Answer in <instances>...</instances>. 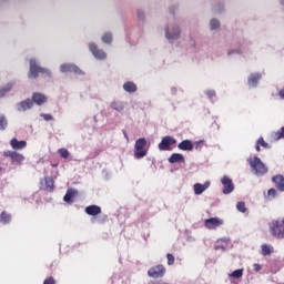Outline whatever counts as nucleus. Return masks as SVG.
Here are the masks:
<instances>
[{
    "mask_svg": "<svg viewBox=\"0 0 284 284\" xmlns=\"http://www.w3.org/2000/svg\"><path fill=\"white\" fill-rule=\"evenodd\" d=\"M204 224L209 230H215L223 224V220L219 217H211L205 220Z\"/></svg>",
    "mask_w": 284,
    "mask_h": 284,
    "instance_id": "nucleus-9",
    "label": "nucleus"
},
{
    "mask_svg": "<svg viewBox=\"0 0 284 284\" xmlns=\"http://www.w3.org/2000/svg\"><path fill=\"white\" fill-rule=\"evenodd\" d=\"M8 125V122L3 115L0 116V130H6V126Z\"/></svg>",
    "mask_w": 284,
    "mask_h": 284,
    "instance_id": "nucleus-33",
    "label": "nucleus"
},
{
    "mask_svg": "<svg viewBox=\"0 0 284 284\" xmlns=\"http://www.w3.org/2000/svg\"><path fill=\"white\" fill-rule=\"evenodd\" d=\"M283 138H284V128H282L277 132H275V141H278Z\"/></svg>",
    "mask_w": 284,
    "mask_h": 284,
    "instance_id": "nucleus-34",
    "label": "nucleus"
},
{
    "mask_svg": "<svg viewBox=\"0 0 284 284\" xmlns=\"http://www.w3.org/2000/svg\"><path fill=\"white\" fill-rule=\"evenodd\" d=\"M262 75L260 73H253L251 74V77L248 78V84L253 88H255L258 83V81L261 80Z\"/></svg>",
    "mask_w": 284,
    "mask_h": 284,
    "instance_id": "nucleus-19",
    "label": "nucleus"
},
{
    "mask_svg": "<svg viewBox=\"0 0 284 284\" xmlns=\"http://www.w3.org/2000/svg\"><path fill=\"white\" fill-rule=\"evenodd\" d=\"M170 163H184L185 159L182 154L180 153H174L171 155V158L169 159Z\"/></svg>",
    "mask_w": 284,
    "mask_h": 284,
    "instance_id": "nucleus-20",
    "label": "nucleus"
},
{
    "mask_svg": "<svg viewBox=\"0 0 284 284\" xmlns=\"http://www.w3.org/2000/svg\"><path fill=\"white\" fill-rule=\"evenodd\" d=\"M165 284H168V283H165Z\"/></svg>",
    "mask_w": 284,
    "mask_h": 284,
    "instance_id": "nucleus-51",
    "label": "nucleus"
},
{
    "mask_svg": "<svg viewBox=\"0 0 284 284\" xmlns=\"http://www.w3.org/2000/svg\"><path fill=\"white\" fill-rule=\"evenodd\" d=\"M123 89L129 93H134L138 90L136 85L133 82L124 83Z\"/></svg>",
    "mask_w": 284,
    "mask_h": 284,
    "instance_id": "nucleus-22",
    "label": "nucleus"
},
{
    "mask_svg": "<svg viewBox=\"0 0 284 284\" xmlns=\"http://www.w3.org/2000/svg\"><path fill=\"white\" fill-rule=\"evenodd\" d=\"M43 284H55V281L53 277H49L43 282Z\"/></svg>",
    "mask_w": 284,
    "mask_h": 284,
    "instance_id": "nucleus-42",
    "label": "nucleus"
},
{
    "mask_svg": "<svg viewBox=\"0 0 284 284\" xmlns=\"http://www.w3.org/2000/svg\"><path fill=\"white\" fill-rule=\"evenodd\" d=\"M273 183H275V187H277V190L284 192V176L283 175L273 176Z\"/></svg>",
    "mask_w": 284,
    "mask_h": 284,
    "instance_id": "nucleus-15",
    "label": "nucleus"
},
{
    "mask_svg": "<svg viewBox=\"0 0 284 284\" xmlns=\"http://www.w3.org/2000/svg\"><path fill=\"white\" fill-rule=\"evenodd\" d=\"M219 28H220V22L216 19H213L211 21V29L215 30V29H219Z\"/></svg>",
    "mask_w": 284,
    "mask_h": 284,
    "instance_id": "nucleus-36",
    "label": "nucleus"
},
{
    "mask_svg": "<svg viewBox=\"0 0 284 284\" xmlns=\"http://www.w3.org/2000/svg\"><path fill=\"white\" fill-rule=\"evenodd\" d=\"M254 270H255L256 272H258V271L262 270V266H261L260 264L255 263V264H254Z\"/></svg>",
    "mask_w": 284,
    "mask_h": 284,
    "instance_id": "nucleus-44",
    "label": "nucleus"
},
{
    "mask_svg": "<svg viewBox=\"0 0 284 284\" xmlns=\"http://www.w3.org/2000/svg\"><path fill=\"white\" fill-rule=\"evenodd\" d=\"M10 145L13 150H22L27 146L26 141H18L16 138L10 141Z\"/></svg>",
    "mask_w": 284,
    "mask_h": 284,
    "instance_id": "nucleus-16",
    "label": "nucleus"
},
{
    "mask_svg": "<svg viewBox=\"0 0 284 284\" xmlns=\"http://www.w3.org/2000/svg\"><path fill=\"white\" fill-rule=\"evenodd\" d=\"M102 42L103 43H106V44H110L112 42V34L111 33H105L103 37H102Z\"/></svg>",
    "mask_w": 284,
    "mask_h": 284,
    "instance_id": "nucleus-31",
    "label": "nucleus"
},
{
    "mask_svg": "<svg viewBox=\"0 0 284 284\" xmlns=\"http://www.w3.org/2000/svg\"><path fill=\"white\" fill-rule=\"evenodd\" d=\"M206 95L209 97L210 100L216 97V92L214 90H209L206 92Z\"/></svg>",
    "mask_w": 284,
    "mask_h": 284,
    "instance_id": "nucleus-38",
    "label": "nucleus"
},
{
    "mask_svg": "<svg viewBox=\"0 0 284 284\" xmlns=\"http://www.w3.org/2000/svg\"><path fill=\"white\" fill-rule=\"evenodd\" d=\"M261 146L264 148V149H270L271 148L270 144L266 143L263 138L257 139V144H256V151L257 152L261 151Z\"/></svg>",
    "mask_w": 284,
    "mask_h": 284,
    "instance_id": "nucleus-24",
    "label": "nucleus"
},
{
    "mask_svg": "<svg viewBox=\"0 0 284 284\" xmlns=\"http://www.w3.org/2000/svg\"><path fill=\"white\" fill-rule=\"evenodd\" d=\"M102 210L98 205H89L85 207V213L91 216H97L101 214Z\"/></svg>",
    "mask_w": 284,
    "mask_h": 284,
    "instance_id": "nucleus-13",
    "label": "nucleus"
},
{
    "mask_svg": "<svg viewBox=\"0 0 284 284\" xmlns=\"http://www.w3.org/2000/svg\"><path fill=\"white\" fill-rule=\"evenodd\" d=\"M146 145H148V142L144 138L139 139L135 142V152H134L135 159H142L148 154Z\"/></svg>",
    "mask_w": 284,
    "mask_h": 284,
    "instance_id": "nucleus-4",
    "label": "nucleus"
},
{
    "mask_svg": "<svg viewBox=\"0 0 284 284\" xmlns=\"http://www.w3.org/2000/svg\"><path fill=\"white\" fill-rule=\"evenodd\" d=\"M176 144V140L173 139L172 136H164L161 141V143L159 144V149L161 151H170L171 146Z\"/></svg>",
    "mask_w": 284,
    "mask_h": 284,
    "instance_id": "nucleus-6",
    "label": "nucleus"
},
{
    "mask_svg": "<svg viewBox=\"0 0 284 284\" xmlns=\"http://www.w3.org/2000/svg\"><path fill=\"white\" fill-rule=\"evenodd\" d=\"M138 16H139L140 19L143 18V14L140 11L138 12Z\"/></svg>",
    "mask_w": 284,
    "mask_h": 284,
    "instance_id": "nucleus-48",
    "label": "nucleus"
},
{
    "mask_svg": "<svg viewBox=\"0 0 284 284\" xmlns=\"http://www.w3.org/2000/svg\"><path fill=\"white\" fill-rule=\"evenodd\" d=\"M272 254V247L267 244L262 245V255L267 256Z\"/></svg>",
    "mask_w": 284,
    "mask_h": 284,
    "instance_id": "nucleus-29",
    "label": "nucleus"
},
{
    "mask_svg": "<svg viewBox=\"0 0 284 284\" xmlns=\"http://www.w3.org/2000/svg\"><path fill=\"white\" fill-rule=\"evenodd\" d=\"M166 257H168V264H169L170 266L173 265L174 262H175L174 255L169 253V254L166 255Z\"/></svg>",
    "mask_w": 284,
    "mask_h": 284,
    "instance_id": "nucleus-37",
    "label": "nucleus"
},
{
    "mask_svg": "<svg viewBox=\"0 0 284 284\" xmlns=\"http://www.w3.org/2000/svg\"><path fill=\"white\" fill-rule=\"evenodd\" d=\"M214 248H215L216 251H219V250L225 251V250H226V246H224L223 244H216V245L214 246Z\"/></svg>",
    "mask_w": 284,
    "mask_h": 284,
    "instance_id": "nucleus-41",
    "label": "nucleus"
},
{
    "mask_svg": "<svg viewBox=\"0 0 284 284\" xmlns=\"http://www.w3.org/2000/svg\"><path fill=\"white\" fill-rule=\"evenodd\" d=\"M153 284H155V283H153Z\"/></svg>",
    "mask_w": 284,
    "mask_h": 284,
    "instance_id": "nucleus-50",
    "label": "nucleus"
},
{
    "mask_svg": "<svg viewBox=\"0 0 284 284\" xmlns=\"http://www.w3.org/2000/svg\"><path fill=\"white\" fill-rule=\"evenodd\" d=\"M90 51L98 60H105L106 53L103 50L98 49V45L95 43L89 44Z\"/></svg>",
    "mask_w": 284,
    "mask_h": 284,
    "instance_id": "nucleus-8",
    "label": "nucleus"
},
{
    "mask_svg": "<svg viewBox=\"0 0 284 284\" xmlns=\"http://www.w3.org/2000/svg\"><path fill=\"white\" fill-rule=\"evenodd\" d=\"M180 29L178 27L173 28V32H170V29H166L165 36L169 40H178L180 38Z\"/></svg>",
    "mask_w": 284,
    "mask_h": 284,
    "instance_id": "nucleus-14",
    "label": "nucleus"
},
{
    "mask_svg": "<svg viewBox=\"0 0 284 284\" xmlns=\"http://www.w3.org/2000/svg\"><path fill=\"white\" fill-rule=\"evenodd\" d=\"M44 181H45V190L49 191V192H53V190H54L53 179L52 178H45Z\"/></svg>",
    "mask_w": 284,
    "mask_h": 284,
    "instance_id": "nucleus-23",
    "label": "nucleus"
},
{
    "mask_svg": "<svg viewBox=\"0 0 284 284\" xmlns=\"http://www.w3.org/2000/svg\"><path fill=\"white\" fill-rule=\"evenodd\" d=\"M248 163L252 166V169L256 172L257 175H264L267 173V168L262 162V160L257 156L248 159Z\"/></svg>",
    "mask_w": 284,
    "mask_h": 284,
    "instance_id": "nucleus-3",
    "label": "nucleus"
},
{
    "mask_svg": "<svg viewBox=\"0 0 284 284\" xmlns=\"http://www.w3.org/2000/svg\"><path fill=\"white\" fill-rule=\"evenodd\" d=\"M41 116L45 120V121H51L53 120V116L51 114H41Z\"/></svg>",
    "mask_w": 284,
    "mask_h": 284,
    "instance_id": "nucleus-40",
    "label": "nucleus"
},
{
    "mask_svg": "<svg viewBox=\"0 0 284 284\" xmlns=\"http://www.w3.org/2000/svg\"><path fill=\"white\" fill-rule=\"evenodd\" d=\"M280 98L284 99V89L280 90Z\"/></svg>",
    "mask_w": 284,
    "mask_h": 284,
    "instance_id": "nucleus-46",
    "label": "nucleus"
},
{
    "mask_svg": "<svg viewBox=\"0 0 284 284\" xmlns=\"http://www.w3.org/2000/svg\"><path fill=\"white\" fill-rule=\"evenodd\" d=\"M222 184L224 185V189H223V193L224 194H230L231 192H233L234 190V184L232 182V180L227 176H224L222 179Z\"/></svg>",
    "mask_w": 284,
    "mask_h": 284,
    "instance_id": "nucleus-10",
    "label": "nucleus"
},
{
    "mask_svg": "<svg viewBox=\"0 0 284 284\" xmlns=\"http://www.w3.org/2000/svg\"><path fill=\"white\" fill-rule=\"evenodd\" d=\"M268 230L273 237L284 240V219L273 220L268 223Z\"/></svg>",
    "mask_w": 284,
    "mask_h": 284,
    "instance_id": "nucleus-1",
    "label": "nucleus"
},
{
    "mask_svg": "<svg viewBox=\"0 0 284 284\" xmlns=\"http://www.w3.org/2000/svg\"><path fill=\"white\" fill-rule=\"evenodd\" d=\"M234 53H241V50H230L229 55L234 54Z\"/></svg>",
    "mask_w": 284,
    "mask_h": 284,
    "instance_id": "nucleus-45",
    "label": "nucleus"
},
{
    "mask_svg": "<svg viewBox=\"0 0 284 284\" xmlns=\"http://www.w3.org/2000/svg\"><path fill=\"white\" fill-rule=\"evenodd\" d=\"M61 72L63 73L72 72L75 74H82V71L77 65H73V64H62Z\"/></svg>",
    "mask_w": 284,
    "mask_h": 284,
    "instance_id": "nucleus-11",
    "label": "nucleus"
},
{
    "mask_svg": "<svg viewBox=\"0 0 284 284\" xmlns=\"http://www.w3.org/2000/svg\"><path fill=\"white\" fill-rule=\"evenodd\" d=\"M58 153L60 154V156H61L62 159H68L69 155H70L69 151H68L67 149H64V148L59 149V150H58Z\"/></svg>",
    "mask_w": 284,
    "mask_h": 284,
    "instance_id": "nucleus-30",
    "label": "nucleus"
},
{
    "mask_svg": "<svg viewBox=\"0 0 284 284\" xmlns=\"http://www.w3.org/2000/svg\"><path fill=\"white\" fill-rule=\"evenodd\" d=\"M3 156L10 158L13 163L21 164L24 160V156L22 154H19L14 151H7L3 152Z\"/></svg>",
    "mask_w": 284,
    "mask_h": 284,
    "instance_id": "nucleus-7",
    "label": "nucleus"
},
{
    "mask_svg": "<svg viewBox=\"0 0 284 284\" xmlns=\"http://www.w3.org/2000/svg\"><path fill=\"white\" fill-rule=\"evenodd\" d=\"M0 221L3 223V224H9L11 222V215L9 213H7L6 211H3L1 214H0Z\"/></svg>",
    "mask_w": 284,
    "mask_h": 284,
    "instance_id": "nucleus-25",
    "label": "nucleus"
},
{
    "mask_svg": "<svg viewBox=\"0 0 284 284\" xmlns=\"http://www.w3.org/2000/svg\"><path fill=\"white\" fill-rule=\"evenodd\" d=\"M31 101L37 105H42L48 101V98L42 93L36 92L33 93Z\"/></svg>",
    "mask_w": 284,
    "mask_h": 284,
    "instance_id": "nucleus-12",
    "label": "nucleus"
},
{
    "mask_svg": "<svg viewBox=\"0 0 284 284\" xmlns=\"http://www.w3.org/2000/svg\"><path fill=\"white\" fill-rule=\"evenodd\" d=\"M243 273H244V270L243 268H240V270H236L234 271L231 276L232 277H235V278H241L243 276Z\"/></svg>",
    "mask_w": 284,
    "mask_h": 284,
    "instance_id": "nucleus-32",
    "label": "nucleus"
},
{
    "mask_svg": "<svg viewBox=\"0 0 284 284\" xmlns=\"http://www.w3.org/2000/svg\"><path fill=\"white\" fill-rule=\"evenodd\" d=\"M237 210L242 213H245L247 211L246 204L244 202H239L236 205Z\"/></svg>",
    "mask_w": 284,
    "mask_h": 284,
    "instance_id": "nucleus-35",
    "label": "nucleus"
},
{
    "mask_svg": "<svg viewBox=\"0 0 284 284\" xmlns=\"http://www.w3.org/2000/svg\"><path fill=\"white\" fill-rule=\"evenodd\" d=\"M111 108L113 109V110H115V111H119V112H121V111H123L124 110V104L122 103V102H112L111 103Z\"/></svg>",
    "mask_w": 284,
    "mask_h": 284,
    "instance_id": "nucleus-28",
    "label": "nucleus"
},
{
    "mask_svg": "<svg viewBox=\"0 0 284 284\" xmlns=\"http://www.w3.org/2000/svg\"><path fill=\"white\" fill-rule=\"evenodd\" d=\"M12 88L13 83H8L6 87L0 88V98H3Z\"/></svg>",
    "mask_w": 284,
    "mask_h": 284,
    "instance_id": "nucleus-26",
    "label": "nucleus"
},
{
    "mask_svg": "<svg viewBox=\"0 0 284 284\" xmlns=\"http://www.w3.org/2000/svg\"><path fill=\"white\" fill-rule=\"evenodd\" d=\"M268 196H276V190L275 189H271L268 190Z\"/></svg>",
    "mask_w": 284,
    "mask_h": 284,
    "instance_id": "nucleus-43",
    "label": "nucleus"
},
{
    "mask_svg": "<svg viewBox=\"0 0 284 284\" xmlns=\"http://www.w3.org/2000/svg\"><path fill=\"white\" fill-rule=\"evenodd\" d=\"M45 74L49 78H51V72L44 68H41L37 64V61L34 59L30 60V72L28 74V77L30 79H37L39 77V74Z\"/></svg>",
    "mask_w": 284,
    "mask_h": 284,
    "instance_id": "nucleus-2",
    "label": "nucleus"
},
{
    "mask_svg": "<svg viewBox=\"0 0 284 284\" xmlns=\"http://www.w3.org/2000/svg\"><path fill=\"white\" fill-rule=\"evenodd\" d=\"M3 172V169L0 166V174Z\"/></svg>",
    "mask_w": 284,
    "mask_h": 284,
    "instance_id": "nucleus-49",
    "label": "nucleus"
},
{
    "mask_svg": "<svg viewBox=\"0 0 284 284\" xmlns=\"http://www.w3.org/2000/svg\"><path fill=\"white\" fill-rule=\"evenodd\" d=\"M165 272H166L165 267L162 264H159L154 267H151L148 274L151 277L159 278V277H163Z\"/></svg>",
    "mask_w": 284,
    "mask_h": 284,
    "instance_id": "nucleus-5",
    "label": "nucleus"
},
{
    "mask_svg": "<svg viewBox=\"0 0 284 284\" xmlns=\"http://www.w3.org/2000/svg\"><path fill=\"white\" fill-rule=\"evenodd\" d=\"M209 186H210V183H209V182H206L205 184L196 183V184L194 185V192H195L196 195H200V194H202L205 190H207Z\"/></svg>",
    "mask_w": 284,
    "mask_h": 284,
    "instance_id": "nucleus-18",
    "label": "nucleus"
},
{
    "mask_svg": "<svg viewBox=\"0 0 284 284\" xmlns=\"http://www.w3.org/2000/svg\"><path fill=\"white\" fill-rule=\"evenodd\" d=\"M193 148V143L190 140H185L179 144V149L183 151H192Z\"/></svg>",
    "mask_w": 284,
    "mask_h": 284,
    "instance_id": "nucleus-21",
    "label": "nucleus"
},
{
    "mask_svg": "<svg viewBox=\"0 0 284 284\" xmlns=\"http://www.w3.org/2000/svg\"><path fill=\"white\" fill-rule=\"evenodd\" d=\"M123 134H124L125 139L129 141V135H128V133H126L125 131H123Z\"/></svg>",
    "mask_w": 284,
    "mask_h": 284,
    "instance_id": "nucleus-47",
    "label": "nucleus"
},
{
    "mask_svg": "<svg viewBox=\"0 0 284 284\" xmlns=\"http://www.w3.org/2000/svg\"><path fill=\"white\" fill-rule=\"evenodd\" d=\"M231 242V240L229 237H222L217 241V243H224V244H229Z\"/></svg>",
    "mask_w": 284,
    "mask_h": 284,
    "instance_id": "nucleus-39",
    "label": "nucleus"
},
{
    "mask_svg": "<svg viewBox=\"0 0 284 284\" xmlns=\"http://www.w3.org/2000/svg\"><path fill=\"white\" fill-rule=\"evenodd\" d=\"M75 195V191L74 190H68L67 194L64 195L63 200L67 203H72V197Z\"/></svg>",
    "mask_w": 284,
    "mask_h": 284,
    "instance_id": "nucleus-27",
    "label": "nucleus"
},
{
    "mask_svg": "<svg viewBox=\"0 0 284 284\" xmlns=\"http://www.w3.org/2000/svg\"><path fill=\"white\" fill-rule=\"evenodd\" d=\"M32 106H33L32 100L28 99V100L22 101L21 103H19L18 110L20 112H22V111H27V110L31 109Z\"/></svg>",
    "mask_w": 284,
    "mask_h": 284,
    "instance_id": "nucleus-17",
    "label": "nucleus"
}]
</instances>
